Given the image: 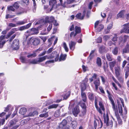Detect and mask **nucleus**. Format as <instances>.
Segmentation results:
<instances>
[{"mask_svg":"<svg viewBox=\"0 0 129 129\" xmlns=\"http://www.w3.org/2000/svg\"><path fill=\"white\" fill-rule=\"evenodd\" d=\"M124 32L129 33V23L125 24L123 25V29L121 31V33Z\"/></svg>","mask_w":129,"mask_h":129,"instance_id":"9","label":"nucleus"},{"mask_svg":"<svg viewBox=\"0 0 129 129\" xmlns=\"http://www.w3.org/2000/svg\"><path fill=\"white\" fill-rule=\"evenodd\" d=\"M52 24H50L48 27L47 28V30L48 31H49L51 29L52 27Z\"/></svg>","mask_w":129,"mask_h":129,"instance_id":"56","label":"nucleus"},{"mask_svg":"<svg viewBox=\"0 0 129 129\" xmlns=\"http://www.w3.org/2000/svg\"><path fill=\"white\" fill-rule=\"evenodd\" d=\"M85 102H83L82 101L79 102V105L81 107L82 109H83L84 111L85 110V109L86 108V106Z\"/></svg>","mask_w":129,"mask_h":129,"instance_id":"28","label":"nucleus"},{"mask_svg":"<svg viewBox=\"0 0 129 129\" xmlns=\"http://www.w3.org/2000/svg\"><path fill=\"white\" fill-rule=\"evenodd\" d=\"M76 44V42L72 41L70 42L69 43L70 49V50H73L75 48V46Z\"/></svg>","mask_w":129,"mask_h":129,"instance_id":"12","label":"nucleus"},{"mask_svg":"<svg viewBox=\"0 0 129 129\" xmlns=\"http://www.w3.org/2000/svg\"><path fill=\"white\" fill-rule=\"evenodd\" d=\"M67 57V55L66 54H61L60 56L59 61H60L62 60H65Z\"/></svg>","mask_w":129,"mask_h":129,"instance_id":"31","label":"nucleus"},{"mask_svg":"<svg viewBox=\"0 0 129 129\" xmlns=\"http://www.w3.org/2000/svg\"><path fill=\"white\" fill-rule=\"evenodd\" d=\"M54 5H50L49 4V5H44V9L47 11V12H51L53 9V8H56Z\"/></svg>","mask_w":129,"mask_h":129,"instance_id":"8","label":"nucleus"},{"mask_svg":"<svg viewBox=\"0 0 129 129\" xmlns=\"http://www.w3.org/2000/svg\"><path fill=\"white\" fill-rule=\"evenodd\" d=\"M116 63L115 61H113L109 63L110 67L111 70L113 69V68L115 65Z\"/></svg>","mask_w":129,"mask_h":129,"instance_id":"32","label":"nucleus"},{"mask_svg":"<svg viewBox=\"0 0 129 129\" xmlns=\"http://www.w3.org/2000/svg\"><path fill=\"white\" fill-rule=\"evenodd\" d=\"M67 121L65 119L63 120L61 123L59 125V126L57 128V129H62V127L65 126L67 124Z\"/></svg>","mask_w":129,"mask_h":129,"instance_id":"19","label":"nucleus"},{"mask_svg":"<svg viewBox=\"0 0 129 129\" xmlns=\"http://www.w3.org/2000/svg\"><path fill=\"white\" fill-rule=\"evenodd\" d=\"M104 26L102 24L100 25L98 27V28L97 29V31L100 32L101 31L103 28Z\"/></svg>","mask_w":129,"mask_h":129,"instance_id":"40","label":"nucleus"},{"mask_svg":"<svg viewBox=\"0 0 129 129\" xmlns=\"http://www.w3.org/2000/svg\"><path fill=\"white\" fill-rule=\"evenodd\" d=\"M79 112V110L78 106H76L74 108L73 112L74 115L76 116Z\"/></svg>","mask_w":129,"mask_h":129,"instance_id":"21","label":"nucleus"},{"mask_svg":"<svg viewBox=\"0 0 129 129\" xmlns=\"http://www.w3.org/2000/svg\"><path fill=\"white\" fill-rule=\"evenodd\" d=\"M26 111L27 109L25 108H22L19 110V113L21 115H23L25 114Z\"/></svg>","mask_w":129,"mask_h":129,"instance_id":"23","label":"nucleus"},{"mask_svg":"<svg viewBox=\"0 0 129 129\" xmlns=\"http://www.w3.org/2000/svg\"><path fill=\"white\" fill-rule=\"evenodd\" d=\"M127 63V61L126 60H124L122 62V67L123 68L125 66L126 64Z\"/></svg>","mask_w":129,"mask_h":129,"instance_id":"64","label":"nucleus"},{"mask_svg":"<svg viewBox=\"0 0 129 129\" xmlns=\"http://www.w3.org/2000/svg\"><path fill=\"white\" fill-rule=\"evenodd\" d=\"M16 30V28H14L10 32L7 34V37L9 38L15 32V31Z\"/></svg>","mask_w":129,"mask_h":129,"instance_id":"27","label":"nucleus"},{"mask_svg":"<svg viewBox=\"0 0 129 129\" xmlns=\"http://www.w3.org/2000/svg\"><path fill=\"white\" fill-rule=\"evenodd\" d=\"M96 77L97 75L95 73L92 74V77L89 79L90 82H92L94 80L96 79Z\"/></svg>","mask_w":129,"mask_h":129,"instance_id":"33","label":"nucleus"},{"mask_svg":"<svg viewBox=\"0 0 129 129\" xmlns=\"http://www.w3.org/2000/svg\"><path fill=\"white\" fill-rule=\"evenodd\" d=\"M13 7L16 8H17L19 7V5L18 3L16 2L14 4Z\"/></svg>","mask_w":129,"mask_h":129,"instance_id":"54","label":"nucleus"},{"mask_svg":"<svg viewBox=\"0 0 129 129\" xmlns=\"http://www.w3.org/2000/svg\"><path fill=\"white\" fill-rule=\"evenodd\" d=\"M70 95V93H67L64 95L63 97V98L66 99L68 98L69 96Z\"/></svg>","mask_w":129,"mask_h":129,"instance_id":"58","label":"nucleus"},{"mask_svg":"<svg viewBox=\"0 0 129 129\" xmlns=\"http://www.w3.org/2000/svg\"><path fill=\"white\" fill-rule=\"evenodd\" d=\"M107 50L105 49V47L104 46H101L99 49V51L101 53H105L107 52Z\"/></svg>","mask_w":129,"mask_h":129,"instance_id":"22","label":"nucleus"},{"mask_svg":"<svg viewBox=\"0 0 129 129\" xmlns=\"http://www.w3.org/2000/svg\"><path fill=\"white\" fill-rule=\"evenodd\" d=\"M115 71V73L117 77H118L120 75V67L119 66L116 67L114 68Z\"/></svg>","mask_w":129,"mask_h":129,"instance_id":"16","label":"nucleus"},{"mask_svg":"<svg viewBox=\"0 0 129 129\" xmlns=\"http://www.w3.org/2000/svg\"><path fill=\"white\" fill-rule=\"evenodd\" d=\"M75 32L77 34L80 33L81 32V28L77 26L75 27Z\"/></svg>","mask_w":129,"mask_h":129,"instance_id":"37","label":"nucleus"},{"mask_svg":"<svg viewBox=\"0 0 129 129\" xmlns=\"http://www.w3.org/2000/svg\"><path fill=\"white\" fill-rule=\"evenodd\" d=\"M20 59L22 63H26L28 62L27 61V60L23 56H21L20 57Z\"/></svg>","mask_w":129,"mask_h":129,"instance_id":"47","label":"nucleus"},{"mask_svg":"<svg viewBox=\"0 0 129 129\" xmlns=\"http://www.w3.org/2000/svg\"><path fill=\"white\" fill-rule=\"evenodd\" d=\"M117 40V38L116 35H115L112 39V40L113 42L116 41Z\"/></svg>","mask_w":129,"mask_h":129,"instance_id":"59","label":"nucleus"},{"mask_svg":"<svg viewBox=\"0 0 129 129\" xmlns=\"http://www.w3.org/2000/svg\"><path fill=\"white\" fill-rule=\"evenodd\" d=\"M77 34L76 33H75L74 32L72 31V32H71V34H70V37H71L73 36L75 37L76 36Z\"/></svg>","mask_w":129,"mask_h":129,"instance_id":"60","label":"nucleus"},{"mask_svg":"<svg viewBox=\"0 0 129 129\" xmlns=\"http://www.w3.org/2000/svg\"><path fill=\"white\" fill-rule=\"evenodd\" d=\"M15 15H10L9 14H6V18L7 19L8 18H12L14 17Z\"/></svg>","mask_w":129,"mask_h":129,"instance_id":"49","label":"nucleus"},{"mask_svg":"<svg viewBox=\"0 0 129 129\" xmlns=\"http://www.w3.org/2000/svg\"><path fill=\"white\" fill-rule=\"evenodd\" d=\"M27 20L25 19L22 21H18L17 23L16 24L17 25H23L25 24V23H27Z\"/></svg>","mask_w":129,"mask_h":129,"instance_id":"25","label":"nucleus"},{"mask_svg":"<svg viewBox=\"0 0 129 129\" xmlns=\"http://www.w3.org/2000/svg\"><path fill=\"white\" fill-rule=\"evenodd\" d=\"M113 54L115 55H117L118 52V48L116 47L112 51Z\"/></svg>","mask_w":129,"mask_h":129,"instance_id":"45","label":"nucleus"},{"mask_svg":"<svg viewBox=\"0 0 129 129\" xmlns=\"http://www.w3.org/2000/svg\"><path fill=\"white\" fill-rule=\"evenodd\" d=\"M125 73H128L129 72V67H126L125 68Z\"/></svg>","mask_w":129,"mask_h":129,"instance_id":"55","label":"nucleus"},{"mask_svg":"<svg viewBox=\"0 0 129 129\" xmlns=\"http://www.w3.org/2000/svg\"><path fill=\"white\" fill-rule=\"evenodd\" d=\"M120 100L123 106L124 107V110L123 111L121 105L118 106V108L119 113L120 114V115H122L123 114H126L127 113V110L126 107L124 106V103L123 100L122 98H120Z\"/></svg>","mask_w":129,"mask_h":129,"instance_id":"1","label":"nucleus"},{"mask_svg":"<svg viewBox=\"0 0 129 129\" xmlns=\"http://www.w3.org/2000/svg\"><path fill=\"white\" fill-rule=\"evenodd\" d=\"M7 9L8 11H9L10 10L14 11L15 10V9L13 7L11 6H8Z\"/></svg>","mask_w":129,"mask_h":129,"instance_id":"48","label":"nucleus"},{"mask_svg":"<svg viewBox=\"0 0 129 129\" xmlns=\"http://www.w3.org/2000/svg\"><path fill=\"white\" fill-rule=\"evenodd\" d=\"M95 107L96 109H97V110L100 113L102 114V111H101V110H100V108H99L98 107V105L97 103L96 102V99H95Z\"/></svg>","mask_w":129,"mask_h":129,"instance_id":"30","label":"nucleus"},{"mask_svg":"<svg viewBox=\"0 0 129 129\" xmlns=\"http://www.w3.org/2000/svg\"><path fill=\"white\" fill-rule=\"evenodd\" d=\"M19 42V40L18 39H15L14 40L12 46L14 50H16L18 49Z\"/></svg>","mask_w":129,"mask_h":129,"instance_id":"7","label":"nucleus"},{"mask_svg":"<svg viewBox=\"0 0 129 129\" xmlns=\"http://www.w3.org/2000/svg\"><path fill=\"white\" fill-rule=\"evenodd\" d=\"M125 13V10H122L117 15L116 18L118 19L119 18H122L123 17L124 14Z\"/></svg>","mask_w":129,"mask_h":129,"instance_id":"20","label":"nucleus"},{"mask_svg":"<svg viewBox=\"0 0 129 129\" xmlns=\"http://www.w3.org/2000/svg\"><path fill=\"white\" fill-rule=\"evenodd\" d=\"M63 47L64 48L65 51L66 52H68L69 51V49L67 46V44L65 42H64L63 43Z\"/></svg>","mask_w":129,"mask_h":129,"instance_id":"41","label":"nucleus"},{"mask_svg":"<svg viewBox=\"0 0 129 129\" xmlns=\"http://www.w3.org/2000/svg\"><path fill=\"white\" fill-rule=\"evenodd\" d=\"M94 83L95 85V89L97 90L98 89V86L100 84V79L99 78H98L94 81Z\"/></svg>","mask_w":129,"mask_h":129,"instance_id":"17","label":"nucleus"},{"mask_svg":"<svg viewBox=\"0 0 129 129\" xmlns=\"http://www.w3.org/2000/svg\"><path fill=\"white\" fill-rule=\"evenodd\" d=\"M29 62L31 64H36L38 63V60L36 59H34L33 60H30Z\"/></svg>","mask_w":129,"mask_h":129,"instance_id":"43","label":"nucleus"},{"mask_svg":"<svg viewBox=\"0 0 129 129\" xmlns=\"http://www.w3.org/2000/svg\"><path fill=\"white\" fill-rule=\"evenodd\" d=\"M38 29L35 28H33L30 30H27L25 33V35L26 38L27 39L29 36L35 34H37L38 33Z\"/></svg>","mask_w":129,"mask_h":129,"instance_id":"2","label":"nucleus"},{"mask_svg":"<svg viewBox=\"0 0 129 129\" xmlns=\"http://www.w3.org/2000/svg\"><path fill=\"white\" fill-rule=\"evenodd\" d=\"M86 11L84 10L83 11L82 15L81 16V13H79L77 14L76 16V17L77 18L80 19H83L85 14Z\"/></svg>","mask_w":129,"mask_h":129,"instance_id":"15","label":"nucleus"},{"mask_svg":"<svg viewBox=\"0 0 129 129\" xmlns=\"http://www.w3.org/2000/svg\"><path fill=\"white\" fill-rule=\"evenodd\" d=\"M104 122L107 126L111 127L112 126L113 122L112 120H109L108 114L104 116Z\"/></svg>","mask_w":129,"mask_h":129,"instance_id":"4","label":"nucleus"},{"mask_svg":"<svg viewBox=\"0 0 129 129\" xmlns=\"http://www.w3.org/2000/svg\"><path fill=\"white\" fill-rule=\"evenodd\" d=\"M111 103L112 104V108H113V109L115 110V104L114 103V102L113 100H111Z\"/></svg>","mask_w":129,"mask_h":129,"instance_id":"61","label":"nucleus"},{"mask_svg":"<svg viewBox=\"0 0 129 129\" xmlns=\"http://www.w3.org/2000/svg\"><path fill=\"white\" fill-rule=\"evenodd\" d=\"M40 40L37 38H33L31 40V42L35 45H37L40 43Z\"/></svg>","mask_w":129,"mask_h":129,"instance_id":"11","label":"nucleus"},{"mask_svg":"<svg viewBox=\"0 0 129 129\" xmlns=\"http://www.w3.org/2000/svg\"><path fill=\"white\" fill-rule=\"evenodd\" d=\"M36 56V54L35 53H34L30 55H27V57L28 58H29L30 57H34Z\"/></svg>","mask_w":129,"mask_h":129,"instance_id":"57","label":"nucleus"},{"mask_svg":"<svg viewBox=\"0 0 129 129\" xmlns=\"http://www.w3.org/2000/svg\"><path fill=\"white\" fill-rule=\"evenodd\" d=\"M38 114V112L36 111H35L33 112H30L27 115V116H33L35 114Z\"/></svg>","mask_w":129,"mask_h":129,"instance_id":"35","label":"nucleus"},{"mask_svg":"<svg viewBox=\"0 0 129 129\" xmlns=\"http://www.w3.org/2000/svg\"><path fill=\"white\" fill-rule=\"evenodd\" d=\"M122 52L123 53H129V45L127 44L126 45L124 48L123 49Z\"/></svg>","mask_w":129,"mask_h":129,"instance_id":"24","label":"nucleus"},{"mask_svg":"<svg viewBox=\"0 0 129 129\" xmlns=\"http://www.w3.org/2000/svg\"><path fill=\"white\" fill-rule=\"evenodd\" d=\"M54 57V56H50V57H47V56H45L43 57L39 58H38V62H42L43 61L45 60L46 58H52Z\"/></svg>","mask_w":129,"mask_h":129,"instance_id":"18","label":"nucleus"},{"mask_svg":"<svg viewBox=\"0 0 129 129\" xmlns=\"http://www.w3.org/2000/svg\"><path fill=\"white\" fill-rule=\"evenodd\" d=\"M10 126H11L15 124L13 120H11L9 122Z\"/></svg>","mask_w":129,"mask_h":129,"instance_id":"63","label":"nucleus"},{"mask_svg":"<svg viewBox=\"0 0 129 129\" xmlns=\"http://www.w3.org/2000/svg\"><path fill=\"white\" fill-rule=\"evenodd\" d=\"M88 98L90 100H92L94 99V96L93 94L89 93L88 94Z\"/></svg>","mask_w":129,"mask_h":129,"instance_id":"46","label":"nucleus"},{"mask_svg":"<svg viewBox=\"0 0 129 129\" xmlns=\"http://www.w3.org/2000/svg\"><path fill=\"white\" fill-rule=\"evenodd\" d=\"M50 5H53L56 6V0H50L49 2Z\"/></svg>","mask_w":129,"mask_h":129,"instance_id":"42","label":"nucleus"},{"mask_svg":"<svg viewBox=\"0 0 129 129\" xmlns=\"http://www.w3.org/2000/svg\"><path fill=\"white\" fill-rule=\"evenodd\" d=\"M5 37V36L2 35L0 37V48L3 47L6 43Z\"/></svg>","mask_w":129,"mask_h":129,"instance_id":"10","label":"nucleus"},{"mask_svg":"<svg viewBox=\"0 0 129 129\" xmlns=\"http://www.w3.org/2000/svg\"><path fill=\"white\" fill-rule=\"evenodd\" d=\"M118 80L121 83H122L124 82L123 78L122 77H119L118 78Z\"/></svg>","mask_w":129,"mask_h":129,"instance_id":"50","label":"nucleus"},{"mask_svg":"<svg viewBox=\"0 0 129 129\" xmlns=\"http://www.w3.org/2000/svg\"><path fill=\"white\" fill-rule=\"evenodd\" d=\"M112 85L113 87L116 90H117L118 89V88L115 85V84L114 82L112 83Z\"/></svg>","mask_w":129,"mask_h":129,"instance_id":"62","label":"nucleus"},{"mask_svg":"<svg viewBox=\"0 0 129 129\" xmlns=\"http://www.w3.org/2000/svg\"><path fill=\"white\" fill-rule=\"evenodd\" d=\"M17 26V25L15 24H13L12 23H9L8 24V26L11 27H16Z\"/></svg>","mask_w":129,"mask_h":129,"instance_id":"52","label":"nucleus"},{"mask_svg":"<svg viewBox=\"0 0 129 129\" xmlns=\"http://www.w3.org/2000/svg\"><path fill=\"white\" fill-rule=\"evenodd\" d=\"M96 63L97 65L99 67H101L102 65V62L101 59L99 57H98L96 59Z\"/></svg>","mask_w":129,"mask_h":129,"instance_id":"34","label":"nucleus"},{"mask_svg":"<svg viewBox=\"0 0 129 129\" xmlns=\"http://www.w3.org/2000/svg\"><path fill=\"white\" fill-rule=\"evenodd\" d=\"M113 23L112 22L109 24L107 26V29H110L112 28Z\"/></svg>","mask_w":129,"mask_h":129,"instance_id":"51","label":"nucleus"},{"mask_svg":"<svg viewBox=\"0 0 129 129\" xmlns=\"http://www.w3.org/2000/svg\"><path fill=\"white\" fill-rule=\"evenodd\" d=\"M88 80L87 78H86L82 82L80 85L81 91H84L86 89V87L89 86L88 84L87 83Z\"/></svg>","mask_w":129,"mask_h":129,"instance_id":"3","label":"nucleus"},{"mask_svg":"<svg viewBox=\"0 0 129 129\" xmlns=\"http://www.w3.org/2000/svg\"><path fill=\"white\" fill-rule=\"evenodd\" d=\"M58 106V105L57 104H53L49 106L48 108L49 109H51L53 108H56Z\"/></svg>","mask_w":129,"mask_h":129,"instance_id":"44","label":"nucleus"},{"mask_svg":"<svg viewBox=\"0 0 129 129\" xmlns=\"http://www.w3.org/2000/svg\"><path fill=\"white\" fill-rule=\"evenodd\" d=\"M102 41V38L99 37L96 40V42L98 43H100Z\"/></svg>","mask_w":129,"mask_h":129,"instance_id":"53","label":"nucleus"},{"mask_svg":"<svg viewBox=\"0 0 129 129\" xmlns=\"http://www.w3.org/2000/svg\"><path fill=\"white\" fill-rule=\"evenodd\" d=\"M54 20V17L52 16H51L50 17L47 16L45 19L46 22L49 23L52 22Z\"/></svg>","mask_w":129,"mask_h":129,"instance_id":"14","label":"nucleus"},{"mask_svg":"<svg viewBox=\"0 0 129 129\" xmlns=\"http://www.w3.org/2000/svg\"><path fill=\"white\" fill-rule=\"evenodd\" d=\"M60 115V112L59 110L56 111L54 114V116L55 117H58Z\"/></svg>","mask_w":129,"mask_h":129,"instance_id":"38","label":"nucleus"},{"mask_svg":"<svg viewBox=\"0 0 129 129\" xmlns=\"http://www.w3.org/2000/svg\"><path fill=\"white\" fill-rule=\"evenodd\" d=\"M106 57L107 60L109 61H111L113 60V58L112 57V55L109 53H106Z\"/></svg>","mask_w":129,"mask_h":129,"instance_id":"29","label":"nucleus"},{"mask_svg":"<svg viewBox=\"0 0 129 129\" xmlns=\"http://www.w3.org/2000/svg\"><path fill=\"white\" fill-rule=\"evenodd\" d=\"M48 116V112H46L45 113H42L40 114L39 117H41L47 118Z\"/></svg>","mask_w":129,"mask_h":129,"instance_id":"39","label":"nucleus"},{"mask_svg":"<svg viewBox=\"0 0 129 129\" xmlns=\"http://www.w3.org/2000/svg\"><path fill=\"white\" fill-rule=\"evenodd\" d=\"M31 25V23H29L26 25H24L21 26L19 28V30L20 31H22L25 29H27L29 28Z\"/></svg>","mask_w":129,"mask_h":129,"instance_id":"13","label":"nucleus"},{"mask_svg":"<svg viewBox=\"0 0 129 129\" xmlns=\"http://www.w3.org/2000/svg\"><path fill=\"white\" fill-rule=\"evenodd\" d=\"M99 104L100 106V108H100L101 111L102 110L104 111L105 110V109L102 102H100Z\"/></svg>","mask_w":129,"mask_h":129,"instance_id":"36","label":"nucleus"},{"mask_svg":"<svg viewBox=\"0 0 129 129\" xmlns=\"http://www.w3.org/2000/svg\"><path fill=\"white\" fill-rule=\"evenodd\" d=\"M75 0H64V3L63 2V0H59L61 5L64 7H65L68 4L73 3Z\"/></svg>","mask_w":129,"mask_h":129,"instance_id":"6","label":"nucleus"},{"mask_svg":"<svg viewBox=\"0 0 129 129\" xmlns=\"http://www.w3.org/2000/svg\"><path fill=\"white\" fill-rule=\"evenodd\" d=\"M81 95L82 101L85 102L86 101V95L85 93L83 91H81Z\"/></svg>","mask_w":129,"mask_h":129,"instance_id":"26","label":"nucleus"},{"mask_svg":"<svg viewBox=\"0 0 129 129\" xmlns=\"http://www.w3.org/2000/svg\"><path fill=\"white\" fill-rule=\"evenodd\" d=\"M102 126L103 123L100 119H96L94 121V127L95 129H96L97 127L101 128L102 127Z\"/></svg>","mask_w":129,"mask_h":129,"instance_id":"5","label":"nucleus"}]
</instances>
